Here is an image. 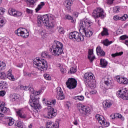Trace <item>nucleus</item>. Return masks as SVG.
I'll list each match as a JSON object with an SVG mask.
<instances>
[{
	"label": "nucleus",
	"mask_w": 128,
	"mask_h": 128,
	"mask_svg": "<svg viewBox=\"0 0 128 128\" xmlns=\"http://www.w3.org/2000/svg\"><path fill=\"white\" fill-rule=\"evenodd\" d=\"M33 66L39 70L44 72L48 68V62L44 60H38V58L36 59L33 60Z\"/></svg>",
	"instance_id": "nucleus-5"
},
{
	"label": "nucleus",
	"mask_w": 128,
	"mask_h": 128,
	"mask_svg": "<svg viewBox=\"0 0 128 128\" xmlns=\"http://www.w3.org/2000/svg\"><path fill=\"white\" fill-rule=\"evenodd\" d=\"M76 68L74 67H72L70 68L69 73L72 74H76Z\"/></svg>",
	"instance_id": "nucleus-44"
},
{
	"label": "nucleus",
	"mask_w": 128,
	"mask_h": 128,
	"mask_svg": "<svg viewBox=\"0 0 128 128\" xmlns=\"http://www.w3.org/2000/svg\"><path fill=\"white\" fill-rule=\"evenodd\" d=\"M16 112L20 118H22V120H26V118H28V114L26 112H24V109H18L16 111Z\"/></svg>",
	"instance_id": "nucleus-15"
},
{
	"label": "nucleus",
	"mask_w": 128,
	"mask_h": 128,
	"mask_svg": "<svg viewBox=\"0 0 128 128\" xmlns=\"http://www.w3.org/2000/svg\"><path fill=\"white\" fill-rule=\"evenodd\" d=\"M42 92H44V89H41L38 91H36L35 96H30V106L34 110H40V104L38 103V98H36V96H40V94H42Z\"/></svg>",
	"instance_id": "nucleus-3"
},
{
	"label": "nucleus",
	"mask_w": 128,
	"mask_h": 128,
	"mask_svg": "<svg viewBox=\"0 0 128 128\" xmlns=\"http://www.w3.org/2000/svg\"><path fill=\"white\" fill-rule=\"evenodd\" d=\"M6 22H4V20L2 18H0V28L4 26Z\"/></svg>",
	"instance_id": "nucleus-47"
},
{
	"label": "nucleus",
	"mask_w": 128,
	"mask_h": 128,
	"mask_svg": "<svg viewBox=\"0 0 128 128\" xmlns=\"http://www.w3.org/2000/svg\"><path fill=\"white\" fill-rule=\"evenodd\" d=\"M8 12L10 16H20L22 14V12L16 11L14 8H10Z\"/></svg>",
	"instance_id": "nucleus-17"
},
{
	"label": "nucleus",
	"mask_w": 128,
	"mask_h": 128,
	"mask_svg": "<svg viewBox=\"0 0 128 128\" xmlns=\"http://www.w3.org/2000/svg\"><path fill=\"white\" fill-rule=\"evenodd\" d=\"M52 54L54 56H59L64 52V44L62 42L55 40L52 46Z\"/></svg>",
	"instance_id": "nucleus-4"
},
{
	"label": "nucleus",
	"mask_w": 128,
	"mask_h": 128,
	"mask_svg": "<svg viewBox=\"0 0 128 128\" xmlns=\"http://www.w3.org/2000/svg\"><path fill=\"white\" fill-rule=\"evenodd\" d=\"M74 16H75L76 18H78V12H74Z\"/></svg>",
	"instance_id": "nucleus-64"
},
{
	"label": "nucleus",
	"mask_w": 128,
	"mask_h": 128,
	"mask_svg": "<svg viewBox=\"0 0 128 128\" xmlns=\"http://www.w3.org/2000/svg\"><path fill=\"white\" fill-rule=\"evenodd\" d=\"M6 63L2 62L0 64V70H6Z\"/></svg>",
	"instance_id": "nucleus-40"
},
{
	"label": "nucleus",
	"mask_w": 128,
	"mask_h": 128,
	"mask_svg": "<svg viewBox=\"0 0 128 128\" xmlns=\"http://www.w3.org/2000/svg\"><path fill=\"white\" fill-rule=\"evenodd\" d=\"M112 106V103L108 100H106L103 103V106L105 108H110Z\"/></svg>",
	"instance_id": "nucleus-27"
},
{
	"label": "nucleus",
	"mask_w": 128,
	"mask_h": 128,
	"mask_svg": "<svg viewBox=\"0 0 128 128\" xmlns=\"http://www.w3.org/2000/svg\"><path fill=\"white\" fill-rule=\"evenodd\" d=\"M96 54L98 56H106V52L102 49V47L98 46L96 48Z\"/></svg>",
	"instance_id": "nucleus-18"
},
{
	"label": "nucleus",
	"mask_w": 128,
	"mask_h": 128,
	"mask_svg": "<svg viewBox=\"0 0 128 128\" xmlns=\"http://www.w3.org/2000/svg\"><path fill=\"white\" fill-rule=\"evenodd\" d=\"M12 70L11 69H10L8 71L7 78L10 80H16V78H14V75H12Z\"/></svg>",
	"instance_id": "nucleus-26"
},
{
	"label": "nucleus",
	"mask_w": 128,
	"mask_h": 128,
	"mask_svg": "<svg viewBox=\"0 0 128 128\" xmlns=\"http://www.w3.org/2000/svg\"><path fill=\"white\" fill-rule=\"evenodd\" d=\"M65 18H66V20H71V22L72 24H76V20H74V18H72V16L68 14L66 15Z\"/></svg>",
	"instance_id": "nucleus-32"
},
{
	"label": "nucleus",
	"mask_w": 128,
	"mask_h": 128,
	"mask_svg": "<svg viewBox=\"0 0 128 128\" xmlns=\"http://www.w3.org/2000/svg\"><path fill=\"white\" fill-rule=\"evenodd\" d=\"M43 104L44 106H46L48 113L47 116L48 118H52L56 116V110H55L52 106H56V100H51L50 102L48 100H46V98H44L43 100Z\"/></svg>",
	"instance_id": "nucleus-2"
},
{
	"label": "nucleus",
	"mask_w": 128,
	"mask_h": 128,
	"mask_svg": "<svg viewBox=\"0 0 128 128\" xmlns=\"http://www.w3.org/2000/svg\"><path fill=\"white\" fill-rule=\"evenodd\" d=\"M6 76V74L4 72H0V80H4Z\"/></svg>",
	"instance_id": "nucleus-42"
},
{
	"label": "nucleus",
	"mask_w": 128,
	"mask_h": 128,
	"mask_svg": "<svg viewBox=\"0 0 128 128\" xmlns=\"http://www.w3.org/2000/svg\"><path fill=\"white\" fill-rule=\"evenodd\" d=\"M38 26H42L45 24L48 28H52L53 24L48 20V15H44L41 17H38Z\"/></svg>",
	"instance_id": "nucleus-6"
},
{
	"label": "nucleus",
	"mask_w": 128,
	"mask_h": 128,
	"mask_svg": "<svg viewBox=\"0 0 128 128\" xmlns=\"http://www.w3.org/2000/svg\"><path fill=\"white\" fill-rule=\"evenodd\" d=\"M41 56L44 58H46L48 56V54L46 52H42L41 54Z\"/></svg>",
	"instance_id": "nucleus-46"
},
{
	"label": "nucleus",
	"mask_w": 128,
	"mask_h": 128,
	"mask_svg": "<svg viewBox=\"0 0 128 128\" xmlns=\"http://www.w3.org/2000/svg\"><path fill=\"white\" fill-rule=\"evenodd\" d=\"M44 78L45 80H51L52 78H50V76L48 74H45L44 75Z\"/></svg>",
	"instance_id": "nucleus-49"
},
{
	"label": "nucleus",
	"mask_w": 128,
	"mask_h": 128,
	"mask_svg": "<svg viewBox=\"0 0 128 128\" xmlns=\"http://www.w3.org/2000/svg\"><path fill=\"white\" fill-rule=\"evenodd\" d=\"M92 22L88 18H84L80 20V32L83 34L84 38L87 36L90 38L94 34V29L90 28Z\"/></svg>",
	"instance_id": "nucleus-1"
},
{
	"label": "nucleus",
	"mask_w": 128,
	"mask_h": 128,
	"mask_svg": "<svg viewBox=\"0 0 128 128\" xmlns=\"http://www.w3.org/2000/svg\"><path fill=\"white\" fill-rule=\"evenodd\" d=\"M8 126H12L14 124V120L12 117H8L6 118Z\"/></svg>",
	"instance_id": "nucleus-30"
},
{
	"label": "nucleus",
	"mask_w": 128,
	"mask_h": 128,
	"mask_svg": "<svg viewBox=\"0 0 128 128\" xmlns=\"http://www.w3.org/2000/svg\"><path fill=\"white\" fill-rule=\"evenodd\" d=\"M115 80H126V79L122 77V76H117L115 77Z\"/></svg>",
	"instance_id": "nucleus-45"
},
{
	"label": "nucleus",
	"mask_w": 128,
	"mask_h": 128,
	"mask_svg": "<svg viewBox=\"0 0 128 128\" xmlns=\"http://www.w3.org/2000/svg\"><path fill=\"white\" fill-rule=\"evenodd\" d=\"M102 44L106 46H108L112 44V41H110L108 40V39H106L104 40H103Z\"/></svg>",
	"instance_id": "nucleus-33"
},
{
	"label": "nucleus",
	"mask_w": 128,
	"mask_h": 128,
	"mask_svg": "<svg viewBox=\"0 0 128 128\" xmlns=\"http://www.w3.org/2000/svg\"><path fill=\"white\" fill-rule=\"evenodd\" d=\"M44 6V2H42L38 6L37 8L35 9L36 12H38Z\"/></svg>",
	"instance_id": "nucleus-34"
},
{
	"label": "nucleus",
	"mask_w": 128,
	"mask_h": 128,
	"mask_svg": "<svg viewBox=\"0 0 128 128\" xmlns=\"http://www.w3.org/2000/svg\"><path fill=\"white\" fill-rule=\"evenodd\" d=\"M117 96L122 98V100H128V90L124 88L122 90H120L116 92Z\"/></svg>",
	"instance_id": "nucleus-12"
},
{
	"label": "nucleus",
	"mask_w": 128,
	"mask_h": 128,
	"mask_svg": "<svg viewBox=\"0 0 128 128\" xmlns=\"http://www.w3.org/2000/svg\"><path fill=\"white\" fill-rule=\"evenodd\" d=\"M28 90L29 91V92L32 93L31 96H35L36 91H34V90L32 88V84H30V88H29Z\"/></svg>",
	"instance_id": "nucleus-37"
},
{
	"label": "nucleus",
	"mask_w": 128,
	"mask_h": 128,
	"mask_svg": "<svg viewBox=\"0 0 128 128\" xmlns=\"http://www.w3.org/2000/svg\"><path fill=\"white\" fill-rule=\"evenodd\" d=\"M78 108L81 116H86L90 112V107L83 105L82 104H78Z\"/></svg>",
	"instance_id": "nucleus-9"
},
{
	"label": "nucleus",
	"mask_w": 128,
	"mask_h": 128,
	"mask_svg": "<svg viewBox=\"0 0 128 128\" xmlns=\"http://www.w3.org/2000/svg\"><path fill=\"white\" fill-rule=\"evenodd\" d=\"M120 40H126V38H128V36L126 35H123L120 37Z\"/></svg>",
	"instance_id": "nucleus-58"
},
{
	"label": "nucleus",
	"mask_w": 128,
	"mask_h": 128,
	"mask_svg": "<svg viewBox=\"0 0 128 128\" xmlns=\"http://www.w3.org/2000/svg\"><path fill=\"white\" fill-rule=\"evenodd\" d=\"M24 76H26V78H30L32 76V74L28 72H24Z\"/></svg>",
	"instance_id": "nucleus-50"
},
{
	"label": "nucleus",
	"mask_w": 128,
	"mask_h": 128,
	"mask_svg": "<svg viewBox=\"0 0 128 128\" xmlns=\"http://www.w3.org/2000/svg\"><path fill=\"white\" fill-rule=\"evenodd\" d=\"M72 0L65 1L64 4L66 10H72Z\"/></svg>",
	"instance_id": "nucleus-22"
},
{
	"label": "nucleus",
	"mask_w": 128,
	"mask_h": 128,
	"mask_svg": "<svg viewBox=\"0 0 128 128\" xmlns=\"http://www.w3.org/2000/svg\"><path fill=\"white\" fill-rule=\"evenodd\" d=\"M110 118L112 120H114V118H120L121 120H124V118L122 117V114L118 113H115L114 114H112L110 116Z\"/></svg>",
	"instance_id": "nucleus-23"
},
{
	"label": "nucleus",
	"mask_w": 128,
	"mask_h": 128,
	"mask_svg": "<svg viewBox=\"0 0 128 128\" xmlns=\"http://www.w3.org/2000/svg\"><path fill=\"white\" fill-rule=\"evenodd\" d=\"M92 16H93L94 18H104V10L100 8H96L93 10Z\"/></svg>",
	"instance_id": "nucleus-11"
},
{
	"label": "nucleus",
	"mask_w": 128,
	"mask_h": 128,
	"mask_svg": "<svg viewBox=\"0 0 128 128\" xmlns=\"http://www.w3.org/2000/svg\"><path fill=\"white\" fill-rule=\"evenodd\" d=\"M24 1L30 8H34V6L36 4V2H38L37 0H24Z\"/></svg>",
	"instance_id": "nucleus-24"
},
{
	"label": "nucleus",
	"mask_w": 128,
	"mask_h": 128,
	"mask_svg": "<svg viewBox=\"0 0 128 128\" xmlns=\"http://www.w3.org/2000/svg\"><path fill=\"white\" fill-rule=\"evenodd\" d=\"M30 88V84L28 86H22V88L24 90H28Z\"/></svg>",
	"instance_id": "nucleus-57"
},
{
	"label": "nucleus",
	"mask_w": 128,
	"mask_h": 128,
	"mask_svg": "<svg viewBox=\"0 0 128 128\" xmlns=\"http://www.w3.org/2000/svg\"><path fill=\"white\" fill-rule=\"evenodd\" d=\"M84 80H94V74L92 73H86L84 74Z\"/></svg>",
	"instance_id": "nucleus-19"
},
{
	"label": "nucleus",
	"mask_w": 128,
	"mask_h": 128,
	"mask_svg": "<svg viewBox=\"0 0 128 128\" xmlns=\"http://www.w3.org/2000/svg\"><path fill=\"white\" fill-rule=\"evenodd\" d=\"M6 86V81H0V90H2V88H4Z\"/></svg>",
	"instance_id": "nucleus-36"
},
{
	"label": "nucleus",
	"mask_w": 128,
	"mask_h": 128,
	"mask_svg": "<svg viewBox=\"0 0 128 128\" xmlns=\"http://www.w3.org/2000/svg\"><path fill=\"white\" fill-rule=\"evenodd\" d=\"M108 61L105 59H100V66L101 68H106L108 66Z\"/></svg>",
	"instance_id": "nucleus-29"
},
{
	"label": "nucleus",
	"mask_w": 128,
	"mask_h": 128,
	"mask_svg": "<svg viewBox=\"0 0 128 128\" xmlns=\"http://www.w3.org/2000/svg\"><path fill=\"white\" fill-rule=\"evenodd\" d=\"M15 34H17L18 36H22V38H28V36H30L28 31L25 28H18L15 31Z\"/></svg>",
	"instance_id": "nucleus-10"
},
{
	"label": "nucleus",
	"mask_w": 128,
	"mask_h": 128,
	"mask_svg": "<svg viewBox=\"0 0 128 128\" xmlns=\"http://www.w3.org/2000/svg\"><path fill=\"white\" fill-rule=\"evenodd\" d=\"M2 0H0V4H2ZM4 12H6V10L2 8H0V14H2Z\"/></svg>",
	"instance_id": "nucleus-48"
},
{
	"label": "nucleus",
	"mask_w": 128,
	"mask_h": 128,
	"mask_svg": "<svg viewBox=\"0 0 128 128\" xmlns=\"http://www.w3.org/2000/svg\"><path fill=\"white\" fill-rule=\"evenodd\" d=\"M114 20H120V17L119 16L116 15L113 17Z\"/></svg>",
	"instance_id": "nucleus-53"
},
{
	"label": "nucleus",
	"mask_w": 128,
	"mask_h": 128,
	"mask_svg": "<svg viewBox=\"0 0 128 128\" xmlns=\"http://www.w3.org/2000/svg\"><path fill=\"white\" fill-rule=\"evenodd\" d=\"M48 16V20H54V16L50 14V15Z\"/></svg>",
	"instance_id": "nucleus-62"
},
{
	"label": "nucleus",
	"mask_w": 128,
	"mask_h": 128,
	"mask_svg": "<svg viewBox=\"0 0 128 128\" xmlns=\"http://www.w3.org/2000/svg\"><path fill=\"white\" fill-rule=\"evenodd\" d=\"M58 32L59 34H64V28L60 27L58 30Z\"/></svg>",
	"instance_id": "nucleus-52"
},
{
	"label": "nucleus",
	"mask_w": 128,
	"mask_h": 128,
	"mask_svg": "<svg viewBox=\"0 0 128 128\" xmlns=\"http://www.w3.org/2000/svg\"><path fill=\"white\" fill-rule=\"evenodd\" d=\"M88 58L90 60V62H94V60L96 58V56H94V51H92V50H89Z\"/></svg>",
	"instance_id": "nucleus-28"
},
{
	"label": "nucleus",
	"mask_w": 128,
	"mask_h": 128,
	"mask_svg": "<svg viewBox=\"0 0 128 128\" xmlns=\"http://www.w3.org/2000/svg\"><path fill=\"white\" fill-rule=\"evenodd\" d=\"M18 98H20V94H14L10 96V102H16L18 101Z\"/></svg>",
	"instance_id": "nucleus-20"
},
{
	"label": "nucleus",
	"mask_w": 128,
	"mask_h": 128,
	"mask_svg": "<svg viewBox=\"0 0 128 128\" xmlns=\"http://www.w3.org/2000/svg\"><path fill=\"white\" fill-rule=\"evenodd\" d=\"M55 94H56V98L58 100H62L66 98V96L64 94V92L60 87L58 86L55 90Z\"/></svg>",
	"instance_id": "nucleus-14"
},
{
	"label": "nucleus",
	"mask_w": 128,
	"mask_h": 128,
	"mask_svg": "<svg viewBox=\"0 0 128 128\" xmlns=\"http://www.w3.org/2000/svg\"><path fill=\"white\" fill-rule=\"evenodd\" d=\"M26 12H28V14H32V10H30L28 8L26 9Z\"/></svg>",
	"instance_id": "nucleus-60"
},
{
	"label": "nucleus",
	"mask_w": 128,
	"mask_h": 128,
	"mask_svg": "<svg viewBox=\"0 0 128 128\" xmlns=\"http://www.w3.org/2000/svg\"><path fill=\"white\" fill-rule=\"evenodd\" d=\"M128 84V80H124L123 81L122 84Z\"/></svg>",
	"instance_id": "nucleus-63"
},
{
	"label": "nucleus",
	"mask_w": 128,
	"mask_h": 128,
	"mask_svg": "<svg viewBox=\"0 0 128 128\" xmlns=\"http://www.w3.org/2000/svg\"><path fill=\"white\" fill-rule=\"evenodd\" d=\"M114 0H108L107 4H114Z\"/></svg>",
	"instance_id": "nucleus-59"
},
{
	"label": "nucleus",
	"mask_w": 128,
	"mask_h": 128,
	"mask_svg": "<svg viewBox=\"0 0 128 128\" xmlns=\"http://www.w3.org/2000/svg\"><path fill=\"white\" fill-rule=\"evenodd\" d=\"M69 38L74 41L76 40L78 42H84V34L81 33L80 34L78 32H71L69 34Z\"/></svg>",
	"instance_id": "nucleus-7"
},
{
	"label": "nucleus",
	"mask_w": 128,
	"mask_h": 128,
	"mask_svg": "<svg viewBox=\"0 0 128 128\" xmlns=\"http://www.w3.org/2000/svg\"><path fill=\"white\" fill-rule=\"evenodd\" d=\"M85 84L86 86H90V88H96V81L94 80H86Z\"/></svg>",
	"instance_id": "nucleus-25"
},
{
	"label": "nucleus",
	"mask_w": 128,
	"mask_h": 128,
	"mask_svg": "<svg viewBox=\"0 0 128 128\" xmlns=\"http://www.w3.org/2000/svg\"><path fill=\"white\" fill-rule=\"evenodd\" d=\"M96 94V90H93L92 91L90 92V94L92 95V94Z\"/></svg>",
	"instance_id": "nucleus-61"
},
{
	"label": "nucleus",
	"mask_w": 128,
	"mask_h": 128,
	"mask_svg": "<svg viewBox=\"0 0 128 128\" xmlns=\"http://www.w3.org/2000/svg\"><path fill=\"white\" fill-rule=\"evenodd\" d=\"M6 91L4 90H0V96H6Z\"/></svg>",
	"instance_id": "nucleus-56"
},
{
	"label": "nucleus",
	"mask_w": 128,
	"mask_h": 128,
	"mask_svg": "<svg viewBox=\"0 0 128 128\" xmlns=\"http://www.w3.org/2000/svg\"><path fill=\"white\" fill-rule=\"evenodd\" d=\"M46 128H58V122L54 124L52 122H48L46 124Z\"/></svg>",
	"instance_id": "nucleus-21"
},
{
	"label": "nucleus",
	"mask_w": 128,
	"mask_h": 128,
	"mask_svg": "<svg viewBox=\"0 0 128 128\" xmlns=\"http://www.w3.org/2000/svg\"><path fill=\"white\" fill-rule=\"evenodd\" d=\"M10 110L8 108L4 106V104H3L0 108V120H1V122H8V117L4 116V114L6 112H8Z\"/></svg>",
	"instance_id": "nucleus-8"
},
{
	"label": "nucleus",
	"mask_w": 128,
	"mask_h": 128,
	"mask_svg": "<svg viewBox=\"0 0 128 128\" xmlns=\"http://www.w3.org/2000/svg\"><path fill=\"white\" fill-rule=\"evenodd\" d=\"M74 98V100H76L82 101L84 100V97L83 96H76Z\"/></svg>",
	"instance_id": "nucleus-39"
},
{
	"label": "nucleus",
	"mask_w": 128,
	"mask_h": 128,
	"mask_svg": "<svg viewBox=\"0 0 128 128\" xmlns=\"http://www.w3.org/2000/svg\"><path fill=\"white\" fill-rule=\"evenodd\" d=\"M102 36H108V28H103V30L100 32Z\"/></svg>",
	"instance_id": "nucleus-31"
},
{
	"label": "nucleus",
	"mask_w": 128,
	"mask_h": 128,
	"mask_svg": "<svg viewBox=\"0 0 128 128\" xmlns=\"http://www.w3.org/2000/svg\"><path fill=\"white\" fill-rule=\"evenodd\" d=\"M76 84H78L76 80H68L66 82V84L69 90L76 88Z\"/></svg>",
	"instance_id": "nucleus-16"
},
{
	"label": "nucleus",
	"mask_w": 128,
	"mask_h": 128,
	"mask_svg": "<svg viewBox=\"0 0 128 128\" xmlns=\"http://www.w3.org/2000/svg\"><path fill=\"white\" fill-rule=\"evenodd\" d=\"M96 118L102 126L108 127L110 126V122H106V120L102 116L97 114L96 115Z\"/></svg>",
	"instance_id": "nucleus-13"
},
{
	"label": "nucleus",
	"mask_w": 128,
	"mask_h": 128,
	"mask_svg": "<svg viewBox=\"0 0 128 128\" xmlns=\"http://www.w3.org/2000/svg\"><path fill=\"white\" fill-rule=\"evenodd\" d=\"M60 68V70L61 72H62V74H64V72H66V68H62V66H59Z\"/></svg>",
	"instance_id": "nucleus-54"
},
{
	"label": "nucleus",
	"mask_w": 128,
	"mask_h": 128,
	"mask_svg": "<svg viewBox=\"0 0 128 128\" xmlns=\"http://www.w3.org/2000/svg\"><path fill=\"white\" fill-rule=\"evenodd\" d=\"M39 34L40 36H44L46 34V31L44 29L39 30Z\"/></svg>",
	"instance_id": "nucleus-51"
},
{
	"label": "nucleus",
	"mask_w": 128,
	"mask_h": 128,
	"mask_svg": "<svg viewBox=\"0 0 128 128\" xmlns=\"http://www.w3.org/2000/svg\"><path fill=\"white\" fill-rule=\"evenodd\" d=\"M122 54H124V52H121L112 54V58H116V56H122Z\"/></svg>",
	"instance_id": "nucleus-41"
},
{
	"label": "nucleus",
	"mask_w": 128,
	"mask_h": 128,
	"mask_svg": "<svg viewBox=\"0 0 128 128\" xmlns=\"http://www.w3.org/2000/svg\"><path fill=\"white\" fill-rule=\"evenodd\" d=\"M128 14H124V16H122L120 17V20H122V22L126 20H128Z\"/></svg>",
	"instance_id": "nucleus-43"
},
{
	"label": "nucleus",
	"mask_w": 128,
	"mask_h": 128,
	"mask_svg": "<svg viewBox=\"0 0 128 128\" xmlns=\"http://www.w3.org/2000/svg\"><path fill=\"white\" fill-rule=\"evenodd\" d=\"M104 84L107 88H110L112 86V82L110 80H105L104 81Z\"/></svg>",
	"instance_id": "nucleus-35"
},
{
	"label": "nucleus",
	"mask_w": 128,
	"mask_h": 128,
	"mask_svg": "<svg viewBox=\"0 0 128 128\" xmlns=\"http://www.w3.org/2000/svg\"><path fill=\"white\" fill-rule=\"evenodd\" d=\"M16 128H23L24 124L22 122H17L16 124Z\"/></svg>",
	"instance_id": "nucleus-38"
},
{
	"label": "nucleus",
	"mask_w": 128,
	"mask_h": 128,
	"mask_svg": "<svg viewBox=\"0 0 128 128\" xmlns=\"http://www.w3.org/2000/svg\"><path fill=\"white\" fill-rule=\"evenodd\" d=\"M113 10L114 12H120V8L118 6L114 7Z\"/></svg>",
	"instance_id": "nucleus-55"
}]
</instances>
